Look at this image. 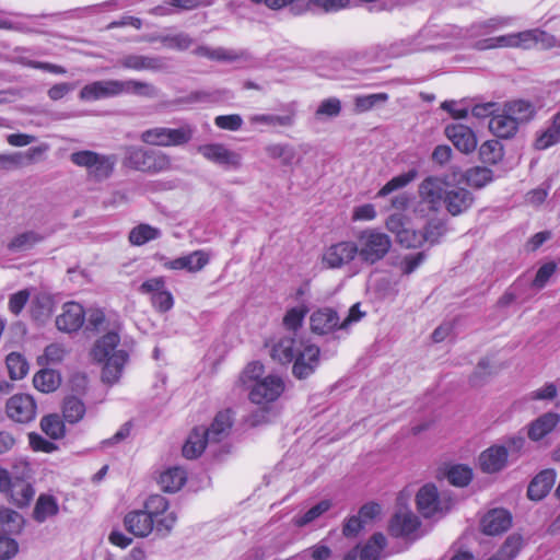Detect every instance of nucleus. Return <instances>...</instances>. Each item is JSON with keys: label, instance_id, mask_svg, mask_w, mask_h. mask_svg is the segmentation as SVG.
<instances>
[{"label": "nucleus", "instance_id": "f257e3e1", "mask_svg": "<svg viewBox=\"0 0 560 560\" xmlns=\"http://www.w3.org/2000/svg\"><path fill=\"white\" fill-rule=\"evenodd\" d=\"M131 349L120 341L116 330H110L95 340L90 357L93 362L102 364V381L107 384L117 383L129 361Z\"/></svg>", "mask_w": 560, "mask_h": 560}, {"label": "nucleus", "instance_id": "f03ea898", "mask_svg": "<svg viewBox=\"0 0 560 560\" xmlns=\"http://www.w3.org/2000/svg\"><path fill=\"white\" fill-rule=\"evenodd\" d=\"M475 47L479 50H487L492 48H541L550 49L555 47L560 48V38L557 39L553 35L535 28L518 33L501 35L497 37H489L478 40Z\"/></svg>", "mask_w": 560, "mask_h": 560}, {"label": "nucleus", "instance_id": "7ed1b4c3", "mask_svg": "<svg viewBox=\"0 0 560 560\" xmlns=\"http://www.w3.org/2000/svg\"><path fill=\"white\" fill-rule=\"evenodd\" d=\"M121 163L127 168L149 175L170 172L173 167L167 153L140 145H125Z\"/></svg>", "mask_w": 560, "mask_h": 560}, {"label": "nucleus", "instance_id": "20e7f679", "mask_svg": "<svg viewBox=\"0 0 560 560\" xmlns=\"http://www.w3.org/2000/svg\"><path fill=\"white\" fill-rule=\"evenodd\" d=\"M354 243L358 258L369 265H374L382 260L392 248L390 237L376 229L361 231Z\"/></svg>", "mask_w": 560, "mask_h": 560}, {"label": "nucleus", "instance_id": "39448f33", "mask_svg": "<svg viewBox=\"0 0 560 560\" xmlns=\"http://www.w3.org/2000/svg\"><path fill=\"white\" fill-rule=\"evenodd\" d=\"M447 183L438 176H428L418 187L419 202L415 207V213L421 218L430 213H436L442 206Z\"/></svg>", "mask_w": 560, "mask_h": 560}, {"label": "nucleus", "instance_id": "423d86ee", "mask_svg": "<svg viewBox=\"0 0 560 560\" xmlns=\"http://www.w3.org/2000/svg\"><path fill=\"white\" fill-rule=\"evenodd\" d=\"M195 128L183 125L178 128L154 127L141 132L140 140L152 147H182L190 142Z\"/></svg>", "mask_w": 560, "mask_h": 560}, {"label": "nucleus", "instance_id": "0eeeda50", "mask_svg": "<svg viewBox=\"0 0 560 560\" xmlns=\"http://www.w3.org/2000/svg\"><path fill=\"white\" fill-rule=\"evenodd\" d=\"M144 509L152 515L153 530L161 536L170 535L177 523V513L170 509V502L160 494L150 495L144 501Z\"/></svg>", "mask_w": 560, "mask_h": 560}, {"label": "nucleus", "instance_id": "6e6552de", "mask_svg": "<svg viewBox=\"0 0 560 560\" xmlns=\"http://www.w3.org/2000/svg\"><path fill=\"white\" fill-rule=\"evenodd\" d=\"M70 160L73 164L85 167L89 175L97 180L109 177L117 163L115 155H103L90 150L74 152Z\"/></svg>", "mask_w": 560, "mask_h": 560}, {"label": "nucleus", "instance_id": "1a4fd4ad", "mask_svg": "<svg viewBox=\"0 0 560 560\" xmlns=\"http://www.w3.org/2000/svg\"><path fill=\"white\" fill-rule=\"evenodd\" d=\"M418 511L423 517H441L450 511L453 501L445 494H440L436 487L427 483L416 495Z\"/></svg>", "mask_w": 560, "mask_h": 560}, {"label": "nucleus", "instance_id": "9d476101", "mask_svg": "<svg viewBox=\"0 0 560 560\" xmlns=\"http://www.w3.org/2000/svg\"><path fill=\"white\" fill-rule=\"evenodd\" d=\"M284 392V382L278 375H267L249 389L248 398L256 405H268L276 401Z\"/></svg>", "mask_w": 560, "mask_h": 560}, {"label": "nucleus", "instance_id": "9b49d317", "mask_svg": "<svg viewBox=\"0 0 560 560\" xmlns=\"http://www.w3.org/2000/svg\"><path fill=\"white\" fill-rule=\"evenodd\" d=\"M358 257L355 243L340 241L326 247L322 254V264L327 269H340Z\"/></svg>", "mask_w": 560, "mask_h": 560}, {"label": "nucleus", "instance_id": "f8f14e48", "mask_svg": "<svg viewBox=\"0 0 560 560\" xmlns=\"http://www.w3.org/2000/svg\"><path fill=\"white\" fill-rule=\"evenodd\" d=\"M197 151L207 161L224 168H238L242 165V155L222 143L202 144Z\"/></svg>", "mask_w": 560, "mask_h": 560}, {"label": "nucleus", "instance_id": "ddd939ff", "mask_svg": "<svg viewBox=\"0 0 560 560\" xmlns=\"http://www.w3.org/2000/svg\"><path fill=\"white\" fill-rule=\"evenodd\" d=\"M386 229L395 234L396 241L406 248H417L424 243L422 232H417L405 224L401 213H394L386 220Z\"/></svg>", "mask_w": 560, "mask_h": 560}, {"label": "nucleus", "instance_id": "4468645a", "mask_svg": "<svg viewBox=\"0 0 560 560\" xmlns=\"http://www.w3.org/2000/svg\"><path fill=\"white\" fill-rule=\"evenodd\" d=\"M7 416L19 423H27L36 416V404L28 394H15L5 405Z\"/></svg>", "mask_w": 560, "mask_h": 560}, {"label": "nucleus", "instance_id": "2eb2a0df", "mask_svg": "<svg viewBox=\"0 0 560 560\" xmlns=\"http://www.w3.org/2000/svg\"><path fill=\"white\" fill-rule=\"evenodd\" d=\"M292 373L296 378L310 376L319 363V348L315 345H302L295 355Z\"/></svg>", "mask_w": 560, "mask_h": 560}, {"label": "nucleus", "instance_id": "dca6fc26", "mask_svg": "<svg viewBox=\"0 0 560 560\" xmlns=\"http://www.w3.org/2000/svg\"><path fill=\"white\" fill-rule=\"evenodd\" d=\"M446 138L462 153L469 154L477 148V137L474 130L463 124H451L444 129Z\"/></svg>", "mask_w": 560, "mask_h": 560}, {"label": "nucleus", "instance_id": "f3484780", "mask_svg": "<svg viewBox=\"0 0 560 560\" xmlns=\"http://www.w3.org/2000/svg\"><path fill=\"white\" fill-rule=\"evenodd\" d=\"M161 260H164L163 267L168 270H186L188 272H198L208 265L210 257L208 253L199 249L172 260H167L163 257Z\"/></svg>", "mask_w": 560, "mask_h": 560}, {"label": "nucleus", "instance_id": "a211bd4d", "mask_svg": "<svg viewBox=\"0 0 560 560\" xmlns=\"http://www.w3.org/2000/svg\"><path fill=\"white\" fill-rule=\"evenodd\" d=\"M122 86L120 80L95 81L82 88L80 98L83 101H95L117 96L121 94Z\"/></svg>", "mask_w": 560, "mask_h": 560}, {"label": "nucleus", "instance_id": "6ab92c4d", "mask_svg": "<svg viewBox=\"0 0 560 560\" xmlns=\"http://www.w3.org/2000/svg\"><path fill=\"white\" fill-rule=\"evenodd\" d=\"M85 313L79 303L68 302L62 306L61 313L56 318V326L66 332L77 331L82 327Z\"/></svg>", "mask_w": 560, "mask_h": 560}, {"label": "nucleus", "instance_id": "aec40b11", "mask_svg": "<svg viewBox=\"0 0 560 560\" xmlns=\"http://www.w3.org/2000/svg\"><path fill=\"white\" fill-rule=\"evenodd\" d=\"M472 202L474 196L468 189L447 186L443 203L450 214L455 217L466 212Z\"/></svg>", "mask_w": 560, "mask_h": 560}, {"label": "nucleus", "instance_id": "412c9836", "mask_svg": "<svg viewBox=\"0 0 560 560\" xmlns=\"http://www.w3.org/2000/svg\"><path fill=\"white\" fill-rule=\"evenodd\" d=\"M126 529L136 537H148L153 532L152 515L148 509L135 510L126 514L124 518Z\"/></svg>", "mask_w": 560, "mask_h": 560}, {"label": "nucleus", "instance_id": "4be33fe9", "mask_svg": "<svg viewBox=\"0 0 560 560\" xmlns=\"http://www.w3.org/2000/svg\"><path fill=\"white\" fill-rule=\"evenodd\" d=\"M512 525L511 514L504 509H493L481 520L482 533L494 536L506 532Z\"/></svg>", "mask_w": 560, "mask_h": 560}, {"label": "nucleus", "instance_id": "5701e85b", "mask_svg": "<svg viewBox=\"0 0 560 560\" xmlns=\"http://www.w3.org/2000/svg\"><path fill=\"white\" fill-rule=\"evenodd\" d=\"M310 322L312 331L318 335H325L340 328V318L337 312L329 307L315 311L311 315Z\"/></svg>", "mask_w": 560, "mask_h": 560}, {"label": "nucleus", "instance_id": "b1692460", "mask_svg": "<svg viewBox=\"0 0 560 560\" xmlns=\"http://www.w3.org/2000/svg\"><path fill=\"white\" fill-rule=\"evenodd\" d=\"M45 240V235L37 230H25L10 238L7 249L12 254L32 250Z\"/></svg>", "mask_w": 560, "mask_h": 560}, {"label": "nucleus", "instance_id": "393cba45", "mask_svg": "<svg viewBox=\"0 0 560 560\" xmlns=\"http://www.w3.org/2000/svg\"><path fill=\"white\" fill-rule=\"evenodd\" d=\"M508 462V450L500 445H493L483 451L479 456V465L482 471L488 474L503 469Z\"/></svg>", "mask_w": 560, "mask_h": 560}, {"label": "nucleus", "instance_id": "a878e982", "mask_svg": "<svg viewBox=\"0 0 560 560\" xmlns=\"http://www.w3.org/2000/svg\"><path fill=\"white\" fill-rule=\"evenodd\" d=\"M302 345L291 336L282 337L272 345L270 355L281 364L291 363Z\"/></svg>", "mask_w": 560, "mask_h": 560}, {"label": "nucleus", "instance_id": "bb28decb", "mask_svg": "<svg viewBox=\"0 0 560 560\" xmlns=\"http://www.w3.org/2000/svg\"><path fill=\"white\" fill-rule=\"evenodd\" d=\"M560 422V415L557 412H546L535 419L528 425V438L532 441H539L545 438L547 434L553 431V429Z\"/></svg>", "mask_w": 560, "mask_h": 560}, {"label": "nucleus", "instance_id": "cd10ccee", "mask_svg": "<svg viewBox=\"0 0 560 560\" xmlns=\"http://www.w3.org/2000/svg\"><path fill=\"white\" fill-rule=\"evenodd\" d=\"M556 471L553 469H545L540 471L529 483L527 494L530 500H541L552 488L556 481Z\"/></svg>", "mask_w": 560, "mask_h": 560}, {"label": "nucleus", "instance_id": "c85d7f7f", "mask_svg": "<svg viewBox=\"0 0 560 560\" xmlns=\"http://www.w3.org/2000/svg\"><path fill=\"white\" fill-rule=\"evenodd\" d=\"M518 125L515 120L505 113V109L502 107L501 113L493 115L489 121L490 131L497 136L498 138L509 139L516 135L518 130Z\"/></svg>", "mask_w": 560, "mask_h": 560}, {"label": "nucleus", "instance_id": "c756f323", "mask_svg": "<svg viewBox=\"0 0 560 560\" xmlns=\"http://www.w3.org/2000/svg\"><path fill=\"white\" fill-rule=\"evenodd\" d=\"M419 526V518L412 512L404 511L395 514L390 522L389 529L394 536L409 537L416 533Z\"/></svg>", "mask_w": 560, "mask_h": 560}, {"label": "nucleus", "instance_id": "7c9ffc66", "mask_svg": "<svg viewBox=\"0 0 560 560\" xmlns=\"http://www.w3.org/2000/svg\"><path fill=\"white\" fill-rule=\"evenodd\" d=\"M558 143H560V113L552 116L545 130L537 132L533 145L536 150L542 151Z\"/></svg>", "mask_w": 560, "mask_h": 560}, {"label": "nucleus", "instance_id": "2f4dec72", "mask_svg": "<svg viewBox=\"0 0 560 560\" xmlns=\"http://www.w3.org/2000/svg\"><path fill=\"white\" fill-rule=\"evenodd\" d=\"M208 443H212V440L207 434L206 428H195L183 446V455L189 459L197 458Z\"/></svg>", "mask_w": 560, "mask_h": 560}, {"label": "nucleus", "instance_id": "473e14b6", "mask_svg": "<svg viewBox=\"0 0 560 560\" xmlns=\"http://www.w3.org/2000/svg\"><path fill=\"white\" fill-rule=\"evenodd\" d=\"M503 108L505 109V113H508L518 126L528 122L536 115L535 105L525 100H514L506 102L503 105Z\"/></svg>", "mask_w": 560, "mask_h": 560}, {"label": "nucleus", "instance_id": "72a5a7b5", "mask_svg": "<svg viewBox=\"0 0 560 560\" xmlns=\"http://www.w3.org/2000/svg\"><path fill=\"white\" fill-rule=\"evenodd\" d=\"M233 419L230 410L220 411L211 425L206 429L207 434L212 442H220L226 438L232 428Z\"/></svg>", "mask_w": 560, "mask_h": 560}, {"label": "nucleus", "instance_id": "f704fd0d", "mask_svg": "<svg viewBox=\"0 0 560 560\" xmlns=\"http://www.w3.org/2000/svg\"><path fill=\"white\" fill-rule=\"evenodd\" d=\"M186 471L180 467H171L164 470L159 478V483L165 492H176L185 485Z\"/></svg>", "mask_w": 560, "mask_h": 560}, {"label": "nucleus", "instance_id": "c9c22d12", "mask_svg": "<svg viewBox=\"0 0 560 560\" xmlns=\"http://www.w3.org/2000/svg\"><path fill=\"white\" fill-rule=\"evenodd\" d=\"M161 236L162 231L159 228L140 223L130 230L128 241L133 246H142L151 241L159 240Z\"/></svg>", "mask_w": 560, "mask_h": 560}, {"label": "nucleus", "instance_id": "e433bc0d", "mask_svg": "<svg viewBox=\"0 0 560 560\" xmlns=\"http://www.w3.org/2000/svg\"><path fill=\"white\" fill-rule=\"evenodd\" d=\"M8 493L16 505L26 506L33 499L35 491L30 482L13 478Z\"/></svg>", "mask_w": 560, "mask_h": 560}, {"label": "nucleus", "instance_id": "4c0bfd02", "mask_svg": "<svg viewBox=\"0 0 560 560\" xmlns=\"http://www.w3.org/2000/svg\"><path fill=\"white\" fill-rule=\"evenodd\" d=\"M59 511L57 500L49 494H40L36 501L33 517L38 523H44L47 518L55 516Z\"/></svg>", "mask_w": 560, "mask_h": 560}, {"label": "nucleus", "instance_id": "58836bf2", "mask_svg": "<svg viewBox=\"0 0 560 560\" xmlns=\"http://www.w3.org/2000/svg\"><path fill=\"white\" fill-rule=\"evenodd\" d=\"M118 66L131 70H155L160 67V61L156 58L141 56V55H127L117 61Z\"/></svg>", "mask_w": 560, "mask_h": 560}, {"label": "nucleus", "instance_id": "ea45409f", "mask_svg": "<svg viewBox=\"0 0 560 560\" xmlns=\"http://www.w3.org/2000/svg\"><path fill=\"white\" fill-rule=\"evenodd\" d=\"M60 375L49 369L38 371L33 377V384L36 389L43 393H51L60 385Z\"/></svg>", "mask_w": 560, "mask_h": 560}, {"label": "nucleus", "instance_id": "a19ab883", "mask_svg": "<svg viewBox=\"0 0 560 560\" xmlns=\"http://www.w3.org/2000/svg\"><path fill=\"white\" fill-rule=\"evenodd\" d=\"M264 373L265 368L260 362H250L241 372L237 380V385L249 390L250 388H253L254 384L260 382V380L265 377Z\"/></svg>", "mask_w": 560, "mask_h": 560}, {"label": "nucleus", "instance_id": "79ce46f5", "mask_svg": "<svg viewBox=\"0 0 560 560\" xmlns=\"http://www.w3.org/2000/svg\"><path fill=\"white\" fill-rule=\"evenodd\" d=\"M265 151L270 159L280 161L284 166L292 165L296 155L295 149L287 143H270Z\"/></svg>", "mask_w": 560, "mask_h": 560}, {"label": "nucleus", "instance_id": "37998d69", "mask_svg": "<svg viewBox=\"0 0 560 560\" xmlns=\"http://www.w3.org/2000/svg\"><path fill=\"white\" fill-rule=\"evenodd\" d=\"M504 155L503 145L498 140H487L479 148V158L482 163L498 164Z\"/></svg>", "mask_w": 560, "mask_h": 560}, {"label": "nucleus", "instance_id": "c03bdc74", "mask_svg": "<svg viewBox=\"0 0 560 560\" xmlns=\"http://www.w3.org/2000/svg\"><path fill=\"white\" fill-rule=\"evenodd\" d=\"M418 176V171L412 168L406 173L399 174L387 182L377 192L378 197H385L395 190L401 189L413 182Z\"/></svg>", "mask_w": 560, "mask_h": 560}, {"label": "nucleus", "instance_id": "a18cd8bd", "mask_svg": "<svg viewBox=\"0 0 560 560\" xmlns=\"http://www.w3.org/2000/svg\"><path fill=\"white\" fill-rule=\"evenodd\" d=\"M524 546V538L517 533L506 537L497 553L504 560H514Z\"/></svg>", "mask_w": 560, "mask_h": 560}, {"label": "nucleus", "instance_id": "49530a36", "mask_svg": "<svg viewBox=\"0 0 560 560\" xmlns=\"http://www.w3.org/2000/svg\"><path fill=\"white\" fill-rule=\"evenodd\" d=\"M444 475L448 482L456 487H465L472 479V470L462 464L450 466Z\"/></svg>", "mask_w": 560, "mask_h": 560}, {"label": "nucleus", "instance_id": "de8ad7c7", "mask_svg": "<svg viewBox=\"0 0 560 560\" xmlns=\"http://www.w3.org/2000/svg\"><path fill=\"white\" fill-rule=\"evenodd\" d=\"M194 54L199 57H206L210 60L217 61H234L238 58L236 51L231 49H225L222 47L210 48L208 46H198Z\"/></svg>", "mask_w": 560, "mask_h": 560}, {"label": "nucleus", "instance_id": "09e8293b", "mask_svg": "<svg viewBox=\"0 0 560 560\" xmlns=\"http://www.w3.org/2000/svg\"><path fill=\"white\" fill-rule=\"evenodd\" d=\"M293 116L292 115H272V114H256L249 117V122L254 126L262 125L267 127H290L293 125Z\"/></svg>", "mask_w": 560, "mask_h": 560}, {"label": "nucleus", "instance_id": "8fccbe9b", "mask_svg": "<svg viewBox=\"0 0 560 560\" xmlns=\"http://www.w3.org/2000/svg\"><path fill=\"white\" fill-rule=\"evenodd\" d=\"M9 375L12 380H22L28 372L26 359L19 352H11L5 359Z\"/></svg>", "mask_w": 560, "mask_h": 560}, {"label": "nucleus", "instance_id": "3c124183", "mask_svg": "<svg viewBox=\"0 0 560 560\" xmlns=\"http://www.w3.org/2000/svg\"><path fill=\"white\" fill-rule=\"evenodd\" d=\"M386 544L383 534H374L360 551V560H378Z\"/></svg>", "mask_w": 560, "mask_h": 560}, {"label": "nucleus", "instance_id": "603ef678", "mask_svg": "<svg viewBox=\"0 0 560 560\" xmlns=\"http://www.w3.org/2000/svg\"><path fill=\"white\" fill-rule=\"evenodd\" d=\"M0 525L5 532L20 533L24 526L23 516L8 508L0 509Z\"/></svg>", "mask_w": 560, "mask_h": 560}, {"label": "nucleus", "instance_id": "864d4df0", "mask_svg": "<svg viewBox=\"0 0 560 560\" xmlns=\"http://www.w3.org/2000/svg\"><path fill=\"white\" fill-rule=\"evenodd\" d=\"M465 179L469 186L482 188L492 182L493 173L488 167L475 166L466 172Z\"/></svg>", "mask_w": 560, "mask_h": 560}, {"label": "nucleus", "instance_id": "5fc2aeb1", "mask_svg": "<svg viewBox=\"0 0 560 560\" xmlns=\"http://www.w3.org/2000/svg\"><path fill=\"white\" fill-rule=\"evenodd\" d=\"M121 84L124 85L121 88V94L132 93L151 98L158 96V90L150 83L140 82L137 80H126L121 81Z\"/></svg>", "mask_w": 560, "mask_h": 560}, {"label": "nucleus", "instance_id": "6e6d98bb", "mask_svg": "<svg viewBox=\"0 0 560 560\" xmlns=\"http://www.w3.org/2000/svg\"><path fill=\"white\" fill-rule=\"evenodd\" d=\"M387 93H374L369 95H359L354 98V107L358 113L371 110L373 107L384 104L388 101Z\"/></svg>", "mask_w": 560, "mask_h": 560}, {"label": "nucleus", "instance_id": "4d7b16f0", "mask_svg": "<svg viewBox=\"0 0 560 560\" xmlns=\"http://www.w3.org/2000/svg\"><path fill=\"white\" fill-rule=\"evenodd\" d=\"M62 413L65 419L70 423L80 421L84 413V404L77 397H69L65 400Z\"/></svg>", "mask_w": 560, "mask_h": 560}, {"label": "nucleus", "instance_id": "13d9d810", "mask_svg": "<svg viewBox=\"0 0 560 560\" xmlns=\"http://www.w3.org/2000/svg\"><path fill=\"white\" fill-rule=\"evenodd\" d=\"M42 430L51 439H59L65 433V425L59 416L49 415L42 419L40 421Z\"/></svg>", "mask_w": 560, "mask_h": 560}, {"label": "nucleus", "instance_id": "bf43d9fd", "mask_svg": "<svg viewBox=\"0 0 560 560\" xmlns=\"http://www.w3.org/2000/svg\"><path fill=\"white\" fill-rule=\"evenodd\" d=\"M331 504L328 500L320 501L313 508H311L307 512H305L302 516L295 517L294 523L298 526H304L306 524L312 523L316 518H318L322 514L327 512L330 509Z\"/></svg>", "mask_w": 560, "mask_h": 560}, {"label": "nucleus", "instance_id": "052dcab7", "mask_svg": "<svg viewBox=\"0 0 560 560\" xmlns=\"http://www.w3.org/2000/svg\"><path fill=\"white\" fill-rule=\"evenodd\" d=\"M446 226L444 221L440 219H435L430 221L422 235L424 237V242H429L431 244H435L440 241V238L445 234Z\"/></svg>", "mask_w": 560, "mask_h": 560}, {"label": "nucleus", "instance_id": "680f3d73", "mask_svg": "<svg viewBox=\"0 0 560 560\" xmlns=\"http://www.w3.org/2000/svg\"><path fill=\"white\" fill-rule=\"evenodd\" d=\"M161 42L166 47L177 50H186L194 44V39L186 33L163 36Z\"/></svg>", "mask_w": 560, "mask_h": 560}, {"label": "nucleus", "instance_id": "e2e57ef3", "mask_svg": "<svg viewBox=\"0 0 560 560\" xmlns=\"http://www.w3.org/2000/svg\"><path fill=\"white\" fill-rule=\"evenodd\" d=\"M30 296L31 292L27 289L11 294L8 302L9 311L14 315H19L28 302Z\"/></svg>", "mask_w": 560, "mask_h": 560}, {"label": "nucleus", "instance_id": "0e129e2a", "mask_svg": "<svg viewBox=\"0 0 560 560\" xmlns=\"http://www.w3.org/2000/svg\"><path fill=\"white\" fill-rule=\"evenodd\" d=\"M493 373V368L488 359H482L478 362L474 373L470 376V383L474 386L481 385L485 380Z\"/></svg>", "mask_w": 560, "mask_h": 560}, {"label": "nucleus", "instance_id": "69168bd1", "mask_svg": "<svg viewBox=\"0 0 560 560\" xmlns=\"http://www.w3.org/2000/svg\"><path fill=\"white\" fill-rule=\"evenodd\" d=\"M307 313V308L304 306L293 307L287 312L283 318V324L287 328L295 330L301 325Z\"/></svg>", "mask_w": 560, "mask_h": 560}, {"label": "nucleus", "instance_id": "338daca9", "mask_svg": "<svg viewBox=\"0 0 560 560\" xmlns=\"http://www.w3.org/2000/svg\"><path fill=\"white\" fill-rule=\"evenodd\" d=\"M151 303L155 310L165 313L173 307L174 299L172 293L164 288L151 298Z\"/></svg>", "mask_w": 560, "mask_h": 560}, {"label": "nucleus", "instance_id": "774afa93", "mask_svg": "<svg viewBox=\"0 0 560 560\" xmlns=\"http://www.w3.org/2000/svg\"><path fill=\"white\" fill-rule=\"evenodd\" d=\"M214 124L220 129L236 131L243 125V119L238 114L217 116Z\"/></svg>", "mask_w": 560, "mask_h": 560}]
</instances>
